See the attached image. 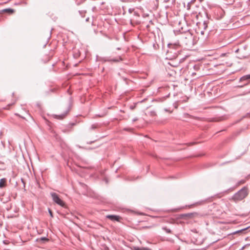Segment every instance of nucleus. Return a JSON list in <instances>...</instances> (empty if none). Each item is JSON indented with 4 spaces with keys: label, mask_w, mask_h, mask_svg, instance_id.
<instances>
[{
    "label": "nucleus",
    "mask_w": 250,
    "mask_h": 250,
    "mask_svg": "<svg viewBox=\"0 0 250 250\" xmlns=\"http://www.w3.org/2000/svg\"><path fill=\"white\" fill-rule=\"evenodd\" d=\"M167 51V59L172 60L176 58L180 54V45L178 44H168Z\"/></svg>",
    "instance_id": "obj_1"
},
{
    "label": "nucleus",
    "mask_w": 250,
    "mask_h": 250,
    "mask_svg": "<svg viewBox=\"0 0 250 250\" xmlns=\"http://www.w3.org/2000/svg\"><path fill=\"white\" fill-rule=\"evenodd\" d=\"M248 194V188L246 187H243L237 193L234 194L232 199L235 202L241 201L244 199Z\"/></svg>",
    "instance_id": "obj_2"
},
{
    "label": "nucleus",
    "mask_w": 250,
    "mask_h": 250,
    "mask_svg": "<svg viewBox=\"0 0 250 250\" xmlns=\"http://www.w3.org/2000/svg\"><path fill=\"white\" fill-rule=\"evenodd\" d=\"M182 42L183 44L188 47H190L193 44V38L190 33H188L185 37H183Z\"/></svg>",
    "instance_id": "obj_3"
},
{
    "label": "nucleus",
    "mask_w": 250,
    "mask_h": 250,
    "mask_svg": "<svg viewBox=\"0 0 250 250\" xmlns=\"http://www.w3.org/2000/svg\"><path fill=\"white\" fill-rule=\"evenodd\" d=\"M50 195L52 197L53 201L57 204L62 207H65V204L64 202L59 197V195L55 192H51Z\"/></svg>",
    "instance_id": "obj_4"
},
{
    "label": "nucleus",
    "mask_w": 250,
    "mask_h": 250,
    "mask_svg": "<svg viewBox=\"0 0 250 250\" xmlns=\"http://www.w3.org/2000/svg\"><path fill=\"white\" fill-rule=\"evenodd\" d=\"M69 110H70L69 107H68L63 113L60 114V115H54L53 117L55 119L62 120V119H64V118H65V117L67 116L68 113L69 112Z\"/></svg>",
    "instance_id": "obj_5"
},
{
    "label": "nucleus",
    "mask_w": 250,
    "mask_h": 250,
    "mask_svg": "<svg viewBox=\"0 0 250 250\" xmlns=\"http://www.w3.org/2000/svg\"><path fill=\"white\" fill-rule=\"evenodd\" d=\"M197 215V213L196 212H193V213H185L181 214V217L182 218L185 219L186 218H192L195 217Z\"/></svg>",
    "instance_id": "obj_6"
},
{
    "label": "nucleus",
    "mask_w": 250,
    "mask_h": 250,
    "mask_svg": "<svg viewBox=\"0 0 250 250\" xmlns=\"http://www.w3.org/2000/svg\"><path fill=\"white\" fill-rule=\"evenodd\" d=\"M208 22L207 21H204L203 23H199V28L201 29H203L201 31V34H204V30H206L208 28Z\"/></svg>",
    "instance_id": "obj_7"
},
{
    "label": "nucleus",
    "mask_w": 250,
    "mask_h": 250,
    "mask_svg": "<svg viewBox=\"0 0 250 250\" xmlns=\"http://www.w3.org/2000/svg\"><path fill=\"white\" fill-rule=\"evenodd\" d=\"M106 218L111 220V221H116L118 222L120 221V220L121 218L120 216L115 215H108L106 216Z\"/></svg>",
    "instance_id": "obj_8"
},
{
    "label": "nucleus",
    "mask_w": 250,
    "mask_h": 250,
    "mask_svg": "<svg viewBox=\"0 0 250 250\" xmlns=\"http://www.w3.org/2000/svg\"><path fill=\"white\" fill-rule=\"evenodd\" d=\"M195 0H191L190 2H188L187 4V9L189 10L190 9H192L193 6L195 5Z\"/></svg>",
    "instance_id": "obj_9"
},
{
    "label": "nucleus",
    "mask_w": 250,
    "mask_h": 250,
    "mask_svg": "<svg viewBox=\"0 0 250 250\" xmlns=\"http://www.w3.org/2000/svg\"><path fill=\"white\" fill-rule=\"evenodd\" d=\"M123 60V59L122 58V57L121 56H119V58L118 59H105L104 60V61H107V62H119L120 61H121Z\"/></svg>",
    "instance_id": "obj_10"
},
{
    "label": "nucleus",
    "mask_w": 250,
    "mask_h": 250,
    "mask_svg": "<svg viewBox=\"0 0 250 250\" xmlns=\"http://www.w3.org/2000/svg\"><path fill=\"white\" fill-rule=\"evenodd\" d=\"M250 80V74L248 75H246L245 76H243L241 78H240L239 81L240 82H243L245 81H248Z\"/></svg>",
    "instance_id": "obj_11"
},
{
    "label": "nucleus",
    "mask_w": 250,
    "mask_h": 250,
    "mask_svg": "<svg viewBox=\"0 0 250 250\" xmlns=\"http://www.w3.org/2000/svg\"><path fill=\"white\" fill-rule=\"evenodd\" d=\"M6 180L4 178L0 180V188H3L6 186Z\"/></svg>",
    "instance_id": "obj_12"
},
{
    "label": "nucleus",
    "mask_w": 250,
    "mask_h": 250,
    "mask_svg": "<svg viewBox=\"0 0 250 250\" xmlns=\"http://www.w3.org/2000/svg\"><path fill=\"white\" fill-rule=\"evenodd\" d=\"M2 11L4 12L8 13L9 14H12V13H14V10L11 8H7V9H3L2 10Z\"/></svg>",
    "instance_id": "obj_13"
},
{
    "label": "nucleus",
    "mask_w": 250,
    "mask_h": 250,
    "mask_svg": "<svg viewBox=\"0 0 250 250\" xmlns=\"http://www.w3.org/2000/svg\"><path fill=\"white\" fill-rule=\"evenodd\" d=\"M134 250H151L150 249H149V248H145V247H142V248H139V247H134L133 248Z\"/></svg>",
    "instance_id": "obj_14"
},
{
    "label": "nucleus",
    "mask_w": 250,
    "mask_h": 250,
    "mask_svg": "<svg viewBox=\"0 0 250 250\" xmlns=\"http://www.w3.org/2000/svg\"><path fill=\"white\" fill-rule=\"evenodd\" d=\"M248 229H249V227H247V228H245V229H241L240 230H237V231L233 232V234H236V233H237L242 232Z\"/></svg>",
    "instance_id": "obj_15"
},
{
    "label": "nucleus",
    "mask_w": 250,
    "mask_h": 250,
    "mask_svg": "<svg viewBox=\"0 0 250 250\" xmlns=\"http://www.w3.org/2000/svg\"><path fill=\"white\" fill-rule=\"evenodd\" d=\"M163 229L166 231V232L168 233H170L171 232L170 229H167V227H163Z\"/></svg>",
    "instance_id": "obj_16"
},
{
    "label": "nucleus",
    "mask_w": 250,
    "mask_h": 250,
    "mask_svg": "<svg viewBox=\"0 0 250 250\" xmlns=\"http://www.w3.org/2000/svg\"><path fill=\"white\" fill-rule=\"evenodd\" d=\"M149 114L151 116H155L156 115V114L155 111H152L149 112Z\"/></svg>",
    "instance_id": "obj_17"
},
{
    "label": "nucleus",
    "mask_w": 250,
    "mask_h": 250,
    "mask_svg": "<svg viewBox=\"0 0 250 250\" xmlns=\"http://www.w3.org/2000/svg\"><path fill=\"white\" fill-rule=\"evenodd\" d=\"M40 240L43 242H46V241H48V239H47V238L44 237L41 238Z\"/></svg>",
    "instance_id": "obj_18"
},
{
    "label": "nucleus",
    "mask_w": 250,
    "mask_h": 250,
    "mask_svg": "<svg viewBox=\"0 0 250 250\" xmlns=\"http://www.w3.org/2000/svg\"><path fill=\"white\" fill-rule=\"evenodd\" d=\"M48 212H49L51 217L53 218V212L51 211V210L49 208H48Z\"/></svg>",
    "instance_id": "obj_19"
},
{
    "label": "nucleus",
    "mask_w": 250,
    "mask_h": 250,
    "mask_svg": "<svg viewBox=\"0 0 250 250\" xmlns=\"http://www.w3.org/2000/svg\"><path fill=\"white\" fill-rule=\"evenodd\" d=\"M97 127V125H92L91 126V129H92L96 128Z\"/></svg>",
    "instance_id": "obj_20"
},
{
    "label": "nucleus",
    "mask_w": 250,
    "mask_h": 250,
    "mask_svg": "<svg viewBox=\"0 0 250 250\" xmlns=\"http://www.w3.org/2000/svg\"><path fill=\"white\" fill-rule=\"evenodd\" d=\"M245 182V180H241V181H239L238 184V185H241V184H244Z\"/></svg>",
    "instance_id": "obj_21"
},
{
    "label": "nucleus",
    "mask_w": 250,
    "mask_h": 250,
    "mask_svg": "<svg viewBox=\"0 0 250 250\" xmlns=\"http://www.w3.org/2000/svg\"><path fill=\"white\" fill-rule=\"evenodd\" d=\"M137 120H138L137 118H134V119H133L132 121H133V122H135V121H136Z\"/></svg>",
    "instance_id": "obj_22"
},
{
    "label": "nucleus",
    "mask_w": 250,
    "mask_h": 250,
    "mask_svg": "<svg viewBox=\"0 0 250 250\" xmlns=\"http://www.w3.org/2000/svg\"><path fill=\"white\" fill-rule=\"evenodd\" d=\"M248 84V83H246V84H245L244 85L239 86V87H243L244 86L247 85Z\"/></svg>",
    "instance_id": "obj_23"
},
{
    "label": "nucleus",
    "mask_w": 250,
    "mask_h": 250,
    "mask_svg": "<svg viewBox=\"0 0 250 250\" xmlns=\"http://www.w3.org/2000/svg\"><path fill=\"white\" fill-rule=\"evenodd\" d=\"M79 13H80V14L83 17V16L82 15V14H83V12L79 11Z\"/></svg>",
    "instance_id": "obj_24"
},
{
    "label": "nucleus",
    "mask_w": 250,
    "mask_h": 250,
    "mask_svg": "<svg viewBox=\"0 0 250 250\" xmlns=\"http://www.w3.org/2000/svg\"><path fill=\"white\" fill-rule=\"evenodd\" d=\"M134 107H135V106H130V109H132V110H133V109L134 108Z\"/></svg>",
    "instance_id": "obj_25"
},
{
    "label": "nucleus",
    "mask_w": 250,
    "mask_h": 250,
    "mask_svg": "<svg viewBox=\"0 0 250 250\" xmlns=\"http://www.w3.org/2000/svg\"><path fill=\"white\" fill-rule=\"evenodd\" d=\"M89 20V18H88H88H87L86 19V20H85V21H88Z\"/></svg>",
    "instance_id": "obj_26"
},
{
    "label": "nucleus",
    "mask_w": 250,
    "mask_h": 250,
    "mask_svg": "<svg viewBox=\"0 0 250 250\" xmlns=\"http://www.w3.org/2000/svg\"><path fill=\"white\" fill-rule=\"evenodd\" d=\"M200 2H201L203 0H198Z\"/></svg>",
    "instance_id": "obj_27"
},
{
    "label": "nucleus",
    "mask_w": 250,
    "mask_h": 250,
    "mask_svg": "<svg viewBox=\"0 0 250 250\" xmlns=\"http://www.w3.org/2000/svg\"><path fill=\"white\" fill-rule=\"evenodd\" d=\"M195 144V143L193 142V143H191L190 145H193V144Z\"/></svg>",
    "instance_id": "obj_28"
},
{
    "label": "nucleus",
    "mask_w": 250,
    "mask_h": 250,
    "mask_svg": "<svg viewBox=\"0 0 250 250\" xmlns=\"http://www.w3.org/2000/svg\"><path fill=\"white\" fill-rule=\"evenodd\" d=\"M93 142H90V143H89L88 144H91L92 143H93Z\"/></svg>",
    "instance_id": "obj_29"
},
{
    "label": "nucleus",
    "mask_w": 250,
    "mask_h": 250,
    "mask_svg": "<svg viewBox=\"0 0 250 250\" xmlns=\"http://www.w3.org/2000/svg\"><path fill=\"white\" fill-rule=\"evenodd\" d=\"M117 49H118V50H120V48H119V47H118V48H117Z\"/></svg>",
    "instance_id": "obj_30"
}]
</instances>
